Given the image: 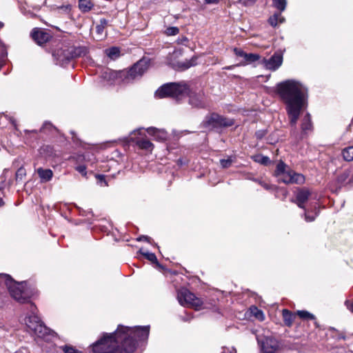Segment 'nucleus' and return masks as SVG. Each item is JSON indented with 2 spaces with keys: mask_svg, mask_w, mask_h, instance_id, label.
Here are the masks:
<instances>
[{
  "mask_svg": "<svg viewBox=\"0 0 353 353\" xmlns=\"http://www.w3.org/2000/svg\"><path fill=\"white\" fill-rule=\"evenodd\" d=\"M150 326L134 327L119 325L111 334H103V336L92 345L94 353H121V345L126 353H132L137 345L145 342L149 336Z\"/></svg>",
  "mask_w": 353,
  "mask_h": 353,
  "instance_id": "nucleus-1",
  "label": "nucleus"
},
{
  "mask_svg": "<svg viewBox=\"0 0 353 353\" xmlns=\"http://www.w3.org/2000/svg\"><path fill=\"white\" fill-rule=\"evenodd\" d=\"M277 93L285 105L290 125L296 133V125L302 110L307 106V89L299 81L289 79L276 85Z\"/></svg>",
  "mask_w": 353,
  "mask_h": 353,
  "instance_id": "nucleus-2",
  "label": "nucleus"
},
{
  "mask_svg": "<svg viewBox=\"0 0 353 353\" xmlns=\"http://www.w3.org/2000/svg\"><path fill=\"white\" fill-rule=\"evenodd\" d=\"M155 95L159 98L172 97L178 101L188 95L189 104L197 108H205L208 104L203 90L190 88L184 81L165 83L156 91Z\"/></svg>",
  "mask_w": 353,
  "mask_h": 353,
  "instance_id": "nucleus-3",
  "label": "nucleus"
},
{
  "mask_svg": "<svg viewBox=\"0 0 353 353\" xmlns=\"http://www.w3.org/2000/svg\"><path fill=\"white\" fill-rule=\"evenodd\" d=\"M0 283H4L10 295L19 303H26L28 301L30 295L25 290L26 282L17 283L10 275L0 274Z\"/></svg>",
  "mask_w": 353,
  "mask_h": 353,
  "instance_id": "nucleus-4",
  "label": "nucleus"
},
{
  "mask_svg": "<svg viewBox=\"0 0 353 353\" xmlns=\"http://www.w3.org/2000/svg\"><path fill=\"white\" fill-rule=\"evenodd\" d=\"M177 299L181 305L194 307L196 310H200L203 305L201 299L185 288L178 291Z\"/></svg>",
  "mask_w": 353,
  "mask_h": 353,
  "instance_id": "nucleus-5",
  "label": "nucleus"
},
{
  "mask_svg": "<svg viewBox=\"0 0 353 353\" xmlns=\"http://www.w3.org/2000/svg\"><path fill=\"white\" fill-rule=\"evenodd\" d=\"M234 123L233 119L216 113H212L209 117H206L205 120L203 121L205 127L212 128L230 127L233 125Z\"/></svg>",
  "mask_w": 353,
  "mask_h": 353,
  "instance_id": "nucleus-6",
  "label": "nucleus"
},
{
  "mask_svg": "<svg viewBox=\"0 0 353 353\" xmlns=\"http://www.w3.org/2000/svg\"><path fill=\"white\" fill-rule=\"evenodd\" d=\"M149 62L146 59H141L137 62L130 70L126 72L125 81L129 82L130 81L140 78L148 68Z\"/></svg>",
  "mask_w": 353,
  "mask_h": 353,
  "instance_id": "nucleus-7",
  "label": "nucleus"
},
{
  "mask_svg": "<svg viewBox=\"0 0 353 353\" xmlns=\"http://www.w3.org/2000/svg\"><path fill=\"white\" fill-rule=\"evenodd\" d=\"M26 325L39 337H43L49 332V330L35 316H30L26 321Z\"/></svg>",
  "mask_w": 353,
  "mask_h": 353,
  "instance_id": "nucleus-8",
  "label": "nucleus"
},
{
  "mask_svg": "<svg viewBox=\"0 0 353 353\" xmlns=\"http://www.w3.org/2000/svg\"><path fill=\"white\" fill-rule=\"evenodd\" d=\"M278 178L284 183H302L305 181L303 174L296 173L291 170H287Z\"/></svg>",
  "mask_w": 353,
  "mask_h": 353,
  "instance_id": "nucleus-9",
  "label": "nucleus"
},
{
  "mask_svg": "<svg viewBox=\"0 0 353 353\" xmlns=\"http://www.w3.org/2000/svg\"><path fill=\"white\" fill-rule=\"evenodd\" d=\"M262 63L266 69L274 71L281 65L283 56L281 53L276 52L270 59H263Z\"/></svg>",
  "mask_w": 353,
  "mask_h": 353,
  "instance_id": "nucleus-10",
  "label": "nucleus"
},
{
  "mask_svg": "<svg viewBox=\"0 0 353 353\" xmlns=\"http://www.w3.org/2000/svg\"><path fill=\"white\" fill-rule=\"evenodd\" d=\"M279 348V342L271 336L265 337L261 342V349L263 353H275Z\"/></svg>",
  "mask_w": 353,
  "mask_h": 353,
  "instance_id": "nucleus-11",
  "label": "nucleus"
},
{
  "mask_svg": "<svg viewBox=\"0 0 353 353\" xmlns=\"http://www.w3.org/2000/svg\"><path fill=\"white\" fill-rule=\"evenodd\" d=\"M32 39L39 45H42L50 39L48 32H45L39 28H34L31 32Z\"/></svg>",
  "mask_w": 353,
  "mask_h": 353,
  "instance_id": "nucleus-12",
  "label": "nucleus"
},
{
  "mask_svg": "<svg viewBox=\"0 0 353 353\" xmlns=\"http://www.w3.org/2000/svg\"><path fill=\"white\" fill-rule=\"evenodd\" d=\"M310 192L307 188L299 189L296 194L294 203L302 209L305 210V203L308 200L310 196Z\"/></svg>",
  "mask_w": 353,
  "mask_h": 353,
  "instance_id": "nucleus-13",
  "label": "nucleus"
},
{
  "mask_svg": "<svg viewBox=\"0 0 353 353\" xmlns=\"http://www.w3.org/2000/svg\"><path fill=\"white\" fill-rule=\"evenodd\" d=\"M88 52L87 48L85 47H69L66 49V54L68 59H73L80 57L85 56Z\"/></svg>",
  "mask_w": 353,
  "mask_h": 353,
  "instance_id": "nucleus-14",
  "label": "nucleus"
},
{
  "mask_svg": "<svg viewBox=\"0 0 353 353\" xmlns=\"http://www.w3.org/2000/svg\"><path fill=\"white\" fill-rule=\"evenodd\" d=\"M312 130L310 114L307 113L302 119L301 139L307 135Z\"/></svg>",
  "mask_w": 353,
  "mask_h": 353,
  "instance_id": "nucleus-15",
  "label": "nucleus"
},
{
  "mask_svg": "<svg viewBox=\"0 0 353 353\" xmlns=\"http://www.w3.org/2000/svg\"><path fill=\"white\" fill-rule=\"evenodd\" d=\"M196 59L197 58L196 57H193L189 60L187 59L183 61H179L176 63L174 67L179 70H185L195 65L196 64Z\"/></svg>",
  "mask_w": 353,
  "mask_h": 353,
  "instance_id": "nucleus-16",
  "label": "nucleus"
},
{
  "mask_svg": "<svg viewBox=\"0 0 353 353\" xmlns=\"http://www.w3.org/2000/svg\"><path fill=\"white\" fill-rule=\"evenodd\" d=\"M146 131L149 134L156 137L159 140H165L167 137V134L163 130H159L153 127H150L147 128Z\"/></svg>",
  "mask_w": 353,
  "mask_h": 353,
  "instance_id": "nucleus-17",
  "label": "nucleus"
},
{
  "mask_svg": "<svg viewBox=\"0 0 353 353\" xmlns=\"http://www.w3.org/2000/svg\"><path fill=\"white\" fill-rule=\"evenodd\" d=\"M37 173L43 182L49 181L53 175L52 171L50 169H43L39 168L37 170Z\"/></svg>",
  "mask_w": 353,
  "mask_h": 353,
  "instance_id": "nucleus-18",
  "label": "nucleus"
},
{
  "mask_svg": "<svg viewBox=\"0 0 353 353\" xmlns=\"http://www.w3.org/2000/svg\"><path fill=\"white\" fill-rule=\"evenodd\" d=\"M282 315L285 324L290 327L294 322L295 315L287 309L283 310Z\"/></svg>",
  "mask_w": 353,
  "mask_h": 353,
  "instance_id": "nucleus-19",
  "label": "nucleus"
},
{
  "mask_svg": "<svg viewBox=\"0 0 353 353\" xmlns=\"http://www.w3.org/2000/svg\"><path fill=\"white\" fill-rule=\"evenodd\" d=\"M93 6L92 0H79V8L83 12H89Z\"/></svg>",
  "mask_w": 353,
  "mask_h": 353,
  "instance_id": "nucleus-20",
  "label": "nucleus"
},
{
  "mask_svg": "<svg viewBox=\"0 0 353 353\" xmlns=\"http://www.w3.org/2000/svg\"><path fill=\"white\" fill-rule=\"evenodd\" d=\"M268 21L272 26L276 27L279 23H283L285 21V19L281 13H275L273 16L269 18Z\"/></svg>",
  "mask_w": 353,
  "mask_h": 353,
  "instance_id": "nucleus-21",
  "label": "nucleus"
},
{
  "mask_svg": "<svg viewBox=\"0 0 353 353\" xmlns=\"http://www.w3.org/2000/svg\"><path fill=\"white\" fill-rule=\"evenodd\" d=\"M342 156L345 161H353V145L347 147L342 150Z\"/></svg>",
  "mask_w": 353,
  "mask_h": 353,
  "instance_id": "nucleus-22",
  "label": "nucleus"
},
{
  "mask_svg": "<svg viewBox=\"0 0 353 353\" xmlns=\"http://www.w3.org/2000/svg\"><path fill=\"white\" fill-rule=\"evenodd\" d=\"M137 144L140 148L148 150H152L154 147L153 144L146 139H142L139 141H137Z\"/></svg>",
  "mask_w": 353,
  "mask_h": 353,
  "instance_id": "nucleus-23",
  "label": "nucleus"
},
{
  "mask_svg": "<svg viewBox=\"0 0 353 353\" xmlns=\"http://www.w3.org/2000/svg\"><path fill=\"white\" fill-rule=\"evenodd\" d=\"M244 60L245 63H251L253 62H255L260 59V56L258 54H254V53H246L244 57Z\"/></svg>",
  "mask_w": 353,
  "mask_h": 353,
  "instance_id": "nucleus-24",
  "label": "nucleus"
},
{
  "mask_svg": "<svg viewBox=\"0 0 353 353\" xmlns=\"http://www.w3.org/2000/svg\"><path fill=\"white\" fill-rule=\"evenodd\" d=\"M297 315L302 319L304 320H314L315 316L314 314L310 313L306 310H298L296 312Z\"/></svg>",
  "mask_w": 353,
  "mask_h": 353,
  "instance_id": "nucleus-25",
  "label": "nucleus"
},
{
  "mask_svg": "<svg viewBox=\"0 0 353 353\" xmlns=\"http://www.w3.org/2000/svg\"><path fill=\"white\" fill-rule=\"evenodd\" d=\"M107 55L112 59H114L119 56L120 50L118 48L112 47L105 50Z\"/></svg>",
  "mask_w": 353,
  "mask_h": 353,
  "instance_id": "nucleus-26",
  "label": "nucleus"
},
{
  "mask_svg": "<svg viewBox=\"0 0 353 353\" xmlns=\"http://www.w3.org/2000/svg\"><path fill=\"white\" fill-rule=\"evenodd\" d=\"M251 313L257 319L262 321L265 319V316L262 310L258 309L256 307H250Z\"/></svg>",
  "mask_w": 353,
  "mask_h": 353,
  "instance_id": "nucleus-27",
  "label": "nucleus"
},
{
  "mask_svg": "<svg viewBox=\"0 0 353 353\" xmlns=\"http://www.w3.org/2000/svg\"><path fill=\"white\" fill-rule=\"evenodd\" d=\"M54 10L59 13L68 14L71 10V5L69 3L62 5L61 6H54Z\"/></svg>",
  "mask_w": 353,
  "mask_h": 353,
  "instance_id": "nucleus-28",
  "label": "nucleus"
},
{
  "mask_svg": "<svg viewBox=\"0 0 353 353\" xmlns=\"http://www.w3.org/2000/svg\"><path fill=\"white\" fill-rule=\"evenodd\" d=\"M287 165L283 161H280L277 165L275 170V175L279 177L283 173H284L287 170Z\"/></svg>",
  "mask_w": 353,
  "mask_h": 353,
  "instance_id": "nucleus-29",
  "label": "nucleus"
},
{
  "mask_svg": "<svg viewBox=\"0 0 353 353\" xmlns=\"http://www.w3.org/2000/svg\"><path fill=\"white\" fill-rule=\"evenodd\" d=\"M67 57L68 56L66 54V49L61 51L60 54H58L57 59L61 65L67 64L71 60L68 59Z\"/></svg>",
  "mask_w": 353,
  "mask_h": 353,
  "instance_id": "nucleus-30",
  "label": "nucleus"
},
{
  "mask_svg": "<svg viewBox=\"0 0 353 353\" xmlns=\"http://www.w3.org/2000/svg\"><path fill=\"white\" fill-rule=\"evenodd\" d=\"M254 161L258 162L262 165H268L270 163V158L261 154L256 155L253 157Z\"/></svg>",
  "mask_w": 353,
  "mask_h": 353,
  "instance_id": "nucleus-31",
  "label": "nucleus"
},
{
  "mask_svg": "<svg viewBox=\"0 0 353 353\" xmlns=\"http://www.w3.org/2000/svg\"><path fill=\"white\" fill-rule=\"evenodd\" d=\"M272 3L276 8L283 12L285 9L287 2L286 0H273Z\"/></svg>",
  "mask_w": 353,
  "mask_h": 353,
  "instance_id": "nucleus-32",
  "label": "nucleus"
},
{
  "mask_svg": "<svg viewBox=\"0 0 353 353\" xmlns=\"http://www.w3.org/2000/svg\"><path fill=\"white\" fill-rule=\"evenodd\" d=\"M140 253L143 255L148 260L152 263H157V259L156 255L154 253L149 252H143L142 250H140Z\"/></svg>",
  "mask_w": 353,
  "mask_h": 353,
  "instance_id": "nucleus-33",
  "label": "nucleus"
},
{
  "mask_svg": "<svg viewBox=\"0 0 353 353\" xmlns=\"http://www.w3.org/2000/svg\"><path fill=\"white\" fill-rule=\"evenodd\" d=\"M62 350L64 353H82L81 351L77 350L70 345H64L61 347Z\"/></svg>",
  "mask_w": 353,
  "mask_h": 353,
  "instance_id": "nucleus-34",
  "label": "nucleus"
},
{
  "mask_svg": "<svg viewBox=\"0 0 353 353\" xmlns=\"http://www.w3.org/2000/svg\"><path fill=\"white\" fill-rule=\"evenodd\" d=\"M179 32V30L177 27H169L165 30V34L168 36H174Z\"/></svg>",
  "mask_w": 353,
  "mask_h": 353,
  "instance_id": "nucleus-35",
  "label": "nucleus"
},
{
  "mask_svg": "<svg viewBox=\"0 0 353 353\" xmlns=\"http://www.w3.org/2000/svg\"><path fill=\"white\" fill-rule=\"evenodd\" d=\"M105 25L106 21L105 19L101 20V23L96 26V32L98 34L101 35L103 34Z\"/></svg>",
  "mask_w": 353,
  "mask_h": 353,
  "instance_id": "nucleus-36",
  "label": "nucleus"
},
{
  "mask_svg": "<svg viewBox=\"0 0 353 353\" xmlns=\"http://www.w3.org/2000/svg\"><path fill=\"white\" fill-rule=\"evenodd\" d=\"M232 162V161L230 158H229L228 159H221L220 161V163H221L222 168H229L231 165Z\"/></svg>",
  "mask_w": 353,
  "mask_h": 353,
  "instance_id": "nucleus-37",
  "label": "nucleus"
},
{
  "mask_svg": "<svg viewBox=\"0 0 353 353\" xmlns=\"http://www.w3.org/2000/svg\"><path fill=\"white\" fill-rule=\"evenodd\" d=\"M234 52L236 56L243 57V58H244V57L245 55V52L243 50H242L240 48H234Z\"/></svg>",
  "mask_w": 353,
  "mask_h": 353,
  "instance_id": "nucleus-38",
  "label": "nucleus"
},
{
  "mask_svg": "<svg viewBox=\"0 0 353 353\" xmlns=\"http://www.w3.org/2000/svg\"><path fill=\"white\" fill-rule=\"evenodd\" d=\"M305 220L307 222H312L314 221L316 216H310L306 211H305Z\"/></svg>",
  "mask_w": 353,
  "mask_h": 353,
  "instance_id": "nucleus-39",
  "label": "nucleus"
},
{
  "mask_svg": "<svg viewBox=\"0 0 353 353\" xmlns=\"http://www.w3.org/2000/svg\"><path fill=\"white\" fill-rule=\"evenodd\" d=\"M239 1L245 6L253 5L256 0H239Z\"/></svg>",
  "mask_w": 353,
  "mask_h": 353,
  "instance_id": "nucleus-40",
  "label": "nucleus"
},
{
  "mask_svg": "<svg viewBox=\"0 0 353 353\" xmlns=\"http://www.w3.org/2000/svg\"><path fill=\"white\" fill-rule=\"evenodd\" d=\"M345 305L347 306V309L353 313V299L351 301H346L345 303Z\"/></svg>",
  "mask_w": 353,
  "mask_h": 353,
  "instance_id": "nucleus-41",
  "label": "nucleus"
},
{
  "mask_svg": "<svg viewBox=\"0 0 353 353\" xmlns=\"http://www.w3.org/2000/svg\"><path fill=\"white\" fill-rule=\"evenodd\" d=\"M77 170L80 172L81 174H82L83 175H85L86 174V168L85 166L83 165H79L77 168Z\"/></svg>",
  "mask_w": 353,
  "mask_h": 353,
  "instance_id": "nucleus-42",
  "label": "nucleus"
},
{
  "mask_svg": "<svg viewBox=\"0 0 353 353\" xmlns=\"http://www.w3.org/2000/svg\"><path fill=\"white\" fill-rule=\"evenodd\" d=\"M255 134L257 139H261L265 135V131L259 130L256 132Z\"/></svg>",
  "mask_w": 353,
  "mask_h": 353,
  "instance_id": "nucleus-43",
  "label": "nucleus"
},
{
  "mask_svg": "<svg viewBox=\"0 0 353 353\" xmlns=\"http://www.w3.org/2000/svg\"><path fill=\"white\" fill-rule=\"evenodd\" d=\"M219 0H205V1L208 3H217Z\"/></svg>",
  "mask_w": 353,
  "mask_h": 353,
  "instance_id": "nucleus-44",
  "label": "nucleus"
},
{
  "mask_svg": "<svg viewBox=\"0 0 353 353\" xmlns=\"http://www.w3.org/2000/svg\"><path fill=\"white\" fill-rule=\"evenodd\" d=\"M150 238L148 236H142V237H140L138 239L139 241H141V240H145V241H149Z\"/></svg>",
  "mask_w": 353,
  "mask_h": 353,
  "instance_id": "nucleus-45",
  "label": "nucleus"
},
{
  "mask_svg": "<svg viewBox=\"0 0 353 353\" xmlns=\"http://www.w3.org/2000/svg\"><path fill=\"white\" fill-rule=\"evenodd\" d=\"M261 185L266 190H268L270 188V186L269 185H268L267 183H261Z\"/></svg>",
  "mask_w": 353,
  "mask_h": 353,
  "instance_id": "nucleus-46",
  "label": "nucleus"
},
{
  "mask_svg": "<svg viewBox=\"0 0 353 353\" xmlns=\"http://www.w3.org/2000/svg\"><path fill=\"white\" fill-rule=\"evenodd\" d=\"M23 172V170L22 168L19 169L17 172V176H18L19 174H21Z\"/></svg>",
  "mask_w": 353,
  "mask_h": 353,
  "instance_id": "nucleus-47",
  "label": "nucleus"
},
{
  "mask_svg": "<svg viewBox=\"0 0 353 353\" xmlns=\"http://www.w3.org/2000/svg\"><path fill=\"white\" fill-rule=\"evenodd\" d=\"M3 205V201L1 198H0V207Z\"/></svg>",
  "mask_w": 353,
  "mask_h": 353,
  "instance_id": "nucleus-48",
  "label": "nucleus"
},
{
  "mask_svg": "<svg viewBox=\"0 0 353 353\" xmlns=\"http://www.w3.org/2000/svg\"><path fill=\"white\" fill-rule=\"evenodd\" d=\"M347 176V174H344L343 176H341V177H343V179H345Z\"/></svg>",
  "mask_w": 353,
  "mask_h": 353,
  "instance_id": "nucleus-49",
  "label": "nucleus"
},
{
  "mask_svg": "<svg viewBox=\"0 0 353 353\" xmlns=\"http://www.w3.org/2000/svg\"><path fill=\"white\" fill-rule=\"evenodd\" d=\"M50 125V124H49V123H45V124L43 125V128H46V127L47 125Z\"/></svg>",
  "mask_w": 353,
  "mask_h": 353,
  "instance_id": "nucleus-50",
  "label": "nucleus"
},
{
  "mask_svg": "<svg viewBox=\"0 0 353 353\" xmlns=\"http://www.w3.org/2000/svg\"><path fill=\"white\" fill-rule=\"evenodd\" d=\"M99 177L101 179H103V176H102V175H99Z\"/></svg>",
  "mask_w": 353,
  "mask_h": 353,
  "instance_id": "nucleus-51",
  "label": "nucleus"
},
{
  "mask_svg": "<svg viewBox=\"0 0 353 353\" xmlns=\"http://www.w3.org/2000/svg\"><path fill=\"white\" fill-rule=\"evenodd\" d=\"M39 8H40L39 6H37V7H36V9L38 10V9H39Z\"/></svg>",
  "mask_w": 353,
  "mask_h": 353,
  "instance_id": "nucleus-52",
  "label": "nucleus"
},
{
  "mask_svg": "<svg viewBox=\"0 0 353 353\" xmlns=\"http://www.w3.org/2000/svg\"><path fill=\"white\" fill-rule=\"evenodd\" d=\"M1 27H3V24L2 23L0 24V28H1Z\"/></svg>",
  "mask_w": 353,
  "mask_h": 353,
  "instance_id": "nucleus-53",
  "label": "nucleus"
},
{
  "mask_svg": "<svg viewBox=\"0 0 353 353\" xmlns=\"http://www.w3.org/2000/svg\"><path fill=\"white\" fill-rule=\"evenodd\" d=\"M352 182H353V176L352 177L351 180Z\"/></svg>",
  "mask_w": 353,
  "mask_h": 353,
  "instance_id": "nucleus-54",
  "label": "nucleus"
}]
</instances>
